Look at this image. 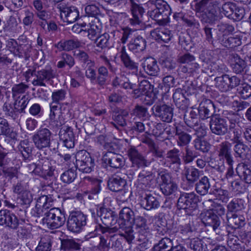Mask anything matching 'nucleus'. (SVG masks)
Returning <instances> with one entry per match:
<instances>
[{
	"mask_svg": "<svg viewBox=\"0 0 251 251\" xmlns=\"http://www.w3.org/2000/svg\"><path fill=\"white\" fill-rule=\"evenodd\" d=\"M209 127L213 134L218 136L226 135V139L234 144L241 140L242 131L228 130V125L226 120L220 117L212 118L209 122Z\"/></svg>",
	"mask_w": 251,
	"mask_h": 251,
	"instance_id": "nucleus-1",
	"label": "nucleus"
},
{
	"mask_svg": "<svg viewBox=\"0 0 251 251\" xmlns=\"http://www.w3.org/2000/svg\"><path fill=\"white\" fill-rule=\"evenodd\" d=\"M149 3L151 4V9L148 12L150 17L160 25H167L171 13L168 3L164 0H150Z\"/></svg>",
	"mask_w": 251,
	"mask_h": 251,
	"instance_id": "nucleus-2",
	"label": "nucleus"
},
{
	"mask_svg": "<svg viewBox=\"0 0 251 251\" xmlns=\"http://www.w3.org/2000/svg\"><path fill=\"white\" fill-rule=\"evenodd\" d=\"M66 221L65 213L60 209L53 208L45 212L42 219L43 225L50 229H56L62 226Z\"/></svg>",
	"mask_w": 251,
	"mask_h": 251,
	"instance_id": "nucleus-3",
	"label": "nucleus"
},
{
	"mask_svg": "<svg viewBox=\"0 0 251 251\" xmlns=\"http://www.w3.org/2000/svg\"><path fill=\"white\" fill-rule=\"evenodd\" d=\"M112 222H111V233L118 231L126 225L130 226L133 222V212L128 207H124L120 212L119 217L118 219L113 215Z\"/></svg>",
	"mask_w": 251,
	"mask_h": 251,
	"instance_id": "nucleus-4",
	"label": "nucleus"
},
{
	"mask_svg": "<svg viewBox=\"0 0 251 251\" xmlns=\"http://www.w3.org/2000/svg\"><path fill=\"white\" fill-rule=\"evenodd\" d=\"M198 198L194 192L181 193L177 200V208L184 210L187 215H192L193 211L198 208Z\"/></svg>",
	"mask_w": 251,
	"mask_h": 251,
	"instance_id": "nucleus-5",
	"label": "nucleus"
},
{
	"mask_svg": "<svg viewBox=\"0 0 251 251\" xmlns=\"http://www.w3.org/2000/svg\"><path fill=\"white\" fill-rule=\"evenodd\" d=\"M87 216L80 211L72 212L67 221V229L71 232L79 233L86 225Z\"/></svg>",
	"mask_w": 251,
	"mask_h": 251,
	"instance_id": "nucleus-6",
	"label": "nucleus"
},
{
	"mask_svg": "<svg viewBox=\"0 0 251 251\" xmlns=\"http://www.w3.org/2000/svg\"><path fill=\"white\" fill-rule=\"evenodd\" d=\"M75 168L85 173H90L95 165L94 159L90 154L85 150L78 151L75 155Z\"/></svg>",
	"mask_w": 251,
	"mask_h": 251,
	"instance_id": "nucleus-7",
	"label": "nucleus"
},
{
	"mask_svg": "<svg viewBox=\"0 0 251 251\" xmlns=\"http://www.w3.org/2000/svg\"><path fill=\"white\" fill-rule=\"evenodd\" d=\"M216 87L220 91L226 92L238 86L241 83V78L236 75L229 76L228 75H223L216 77L215 79Z\"/></svg>",
	"mask_w": 251,
	"mask_h": 251,
	"instance_id": "nucleus-8",
	"label": "nucleus"
},
{
	"mask_svg": "<svg viewBox=\"0 0 251 251\" xmlns=\"http://www.w3.org/2000/svg\"><path fill=\"white\" fill-rule=\"evenodd\" d=\"M52 132L47 128H40L32 136L35 147L40 150L50 146Z\"/></svg>",
	"mask_w": 251,
	"mask_h": 251,
	"instance_id": "nucleus-9",
	"label": "nucleus"
},
{
	"mask_svg": "<svg viewBox=\"0 0 251 251\" xmlns=\"http://www.w3.org/2000/svg\"><path fill=\"white\" fill-rule=\"evenodd\" d=\"M189 248L193 251H207L215 245V240L210 238L198 237L191 239L188 243Z\"/></svg>",
	"mask_w": 251,
	"mask_h": 251,
	"instance_id": "nucleus-10",
	"label": "nucleus"
},
{
	"mask_svg": "<svg viewBox=\"0 0 251 251\" xmlns=\"http://www.w3.org/2000/svg\"><path fill=\"white\" fill-rule=\"evenodd\" d=\"M55 76V73L52 69H43L37 71L35 78L31 81V83L34 86L46 87V83L51 80Z\"/></svg>",
	"mask_w": 251,
	"mask_h": 251,
	"instance_id": "nucleus-11",
	"label": "nucleus"
},
{
	"mask_svg": "<svg viewBox=\"0 0 251 251\" xmlns=\"http://www.w3.org/2000/svg\"><path fill=\"white\" fill-rule=\"evenodd\" d=\"M202 223L206 226L212 227L218 234H220L221 221L219 217L211 210H208L201 214Z\"/></svg>",
	"mask_w": 251,
	"mask_h": 251,
	"instance_id": "nucleus-12",
	"label": "nucleus"
},
{
	"mask_svg": "<svg viewBox=\"0 0 251 251\" xmlns=\"http://www.w3.org/2000/svg\"><path fill=\"white\" fill-rule=\"evenodd\" d=\"M60 17L64 22L73 23L79 18V11L75 6H68L64 3H60L57 5Z\"/></svg>",
	"mask_w": 251,
	"mask_h": 251,
	"instance_id": "nucleus-13",
	"label": "nucleus"
},
{
	"mask_svg": "<svg viewBox=\"0 0 251 251\" xmlns=\"http://www.w3.org/2000/svg\"><path fill=\"white\" fill-rule=\"evenodd\" d=\"M127 155L133 166L139 168L148 167L151 164V162L148 160L135 147L128 149Z\"/></svg>",
	"mask_w": 251,
	"mask_h": 251,
	"instance_id": "nucleus-14",
	"label": "nucleus"
},
{
	"mask_svg": "<svg viewBox=\"0 0 251 251\" xmlns=\"http://www.w3.org/2000/svg\"><path fill=\"white\" fill-rule=\"evenodd\" d=\"M154 116L163 122L170 123L173 117V109L166 104H155L152 107Z\"/></svg>",
	"mask_w": 251,
	"mask_h": 251,
	"instance_id": "nucleus-15",
	"label": "nucleus"
},
{
	"mask_svg": "<svg viewBox=\"0 0 251 251\" xmlns=\"http://www.w3.org/2000/svg\"><path fill=\"white\" fill-rule=\"evenodd\" d=\"M180 151L176 148L168 151L166 154L165 161L168 166L177 172L181 164Z\"/></svg>",
	"mask_w": 251,
	"mask_h": 251,
	"instance_id": "nucleus-16",
	"label": "nucleus"
},
{
	"mask_svg": "<svg viewBox=\"0 0 251 251\" xmlns=\"http://www.w3.org/2000/svg\"><path fill=\"white\" fill-rule=\"evenodd\" d=\"M215 105L213 102L208 99L202 100L199 106L197 112L199 113L200 118L202 120L208 118H215L220 117L219 116H213L215 112Z\"/></svg>",
	"mask_w": 251,
	"mask_h": 251,
	"instance_id": "nucleus-17",
	"label": "nucleus"
},
{
	"mask_svg": "<svg viewBox=\"0 0 251 251\" xmlns=\"http://www.w3.org/2000/svg\"><path fill=\"white\" fill-rule=\"evenodd\" d=\"M132 233V231L129 230V232H126L125 235L119 233L111 235V241L113 242L112 248H114L116 251H123V244L126 242L130 244L134 239Z\"/></svg>",
	"mask_w": 251,
	"mask_h": 251,
	"instance_id": "nucleus-18",
	"label": "nucleus"
},
{
	"mask_svg": "<svg viewBox=\"0 0 251 251\" xmlns=\"http://www.w3.org/2000/svg\"><path fill=\"white\" fill-rule=\"evenodd\" d=\"M18 40L19 44L14 55L27 60L30 56L31 46L25 39L24 38L23 36L20 37Z\"/></svg>",
	"mask_w": 251,
	"mask_h": 251,
	"instance_id": "nucleus-19",
	"label": "nucleus"
},
{
	"mask_svg": "<svg viewBox=\"0 0 251 251\" xmlns=\"http://www.w3.org/2000/svg\"><path fill=\"white\" fill-rule=\"evenodd\" d=\"M130 10L132 18L129 19L130 23L133 25H139L143 22V16L145 13L144 8L134 0H130Z\"/></svg>",
	"mask_w": 251,
	"mask_h": 251,
	"instance_id": "nucleus-20",
	"label": "nucleus"
},
{
	"mask_svg": "<svg viewBox=\"0 0 251 251\" xmlns=\"http://www.w3.org/2000/svg\"><path fill=\"white\" fill-rule=\"evenodd\" d=\"M217 150L219 157L225 159L228 165L233 164L230 143L228 141H225L219 145Z\"/></svg>",
	"mask_w": 251,
	"mask_h": 251,
	"instance_id": "nucleus-21",
	"label": "nucleus"
},
{
	"mask_svg": "<svg viewBox=\"0 0 251 251\" xmlns=\"http://www.w3.org/2000/svg\"><path fill=\"white\" fill-rule=\"evenodd\" d=\"M60 141L63 145L68 149L72 148L75 146V136L73 129L71 127L62 128L59 133Z\"/></svg>",
	"mask_w": 251,
	"mask_h": 251,
	"instance_id": "nucleus-22",
	"label": "nucleus"
},
{
	"mask_svg": "<svg viewBox=\"0 0 251 251\" xmlns=\"http://www.w3.org/2000/svg\"><path fill=\"white\" fill-rule=\"evenodd\" d=\"M101 234L97 237L100 240L98 246V249L101 251H109L110 245V227L100 226Z\"/></svg>",
	"mask_w": 251,
	"mask_h": 251,
	"instance_id": "nucleus-23",
	"label": "nucleus"
},
{
	"mask_svg": "<svg viewBox=\"0 0 251 251\" xmlns=\"http://www.w3.org/2000/svg\"><path fill=\"white\" fill-rule=\"evenodd\" d=\"M200 59L202 62V71L205 73L209 74V69L212 68L216 58L215 57L211 51H202L200 55Z\"/></svg>",
	"mask_w": 251,
	"mask_h": 251,
	"instance_id": "nucleus-24",
	"label": "nucleus"
},
{
	"mask_svg": "<svg viewBox=\"0 0 251 251\" xmlns=\"http://www.w3.org/2000/svg\"><path fill=\"white\" fill-rule=\"evenodd\" d=\"M251 164L249 162H241L236 167V172L241 180L246 183H251Z\"/></svg>",
	"mask_w": 251,
	"mask_h": 251,
	"instance_id": "nucleus-25",
	"label": "nucleus"
},
{
	"mask_svg": "<svg viewBox=\"0 0 251 251\" xmlns=\"http://www.w3.org/2000/svg\"><path fill=\"white\" fill-rule=\"evenodd\" d=\"M128 115V113L125 110H123L119 108H114L113 110V123L111 122V124L118 129L117 126H124L126 125L125 118Z\"/></svg>",
	"mask_w": 251,
	"mask_h": 251,
	"instance_id": "nucleus-26",
	"label": "nucleus"
},
{
	"mask_svg": "<svg viewBox=\"0 0 251 251\" xmlns=\"http://www.w3.org/2000/svg\"><path fill=\"white\" fill-rule=\"evenodd\" d=\"M175 133L177 136V144L179 147L188 146L192 139L191 135L184 131L180 126L175 127Z\"/></svg>",
	"mask_w": 251,
	"mask_h": 251,
	"instance_id": "nucleus-27",
	"label": "nucleus"
},
{
	"mask_svg": "<svg viewBox=\"0 0 251 251\" xmlns=\"http://www.w3.org/2000/svg\"><path fill=\"white\" fill-rule=\"evenodd\" d=\"M142 66L145 72L150 75H157L160 70L156 60L151 57L147 58Z\"/></svg>",
	"mask_w": 251,
	"mask_h": 251,
	"instance_id": "nucleus-28",
	"label": "nucleus"
},
{
	"mask_svg": "<svg viewBox=\"0 0 251 251\" xmlns=\"http://www.w3.org/2000/svg\"><path fill=\"white\" fill-rule=\"evenodd\" d=\"M146 44L145 39L141 36H138L130 40L128 46L131 51L136 53L143 51L146 49Z\"/></svg>",
	"mask_w": 251,
	"mask_h": 251,
	"instance_id": "nucleus-29",
	"label": "nucleus"
},
{
	"mask_svg": "<svg viewBox=\"0 0 251 251\" xmlns=\"http://www.w3.org/2000/svg\"><path fill=\"white\" fill-rule=\"evenodd\" d=\"M150 35L155 40L165 43L170 41L172 37L171 31L165 28H155L151 31Z\"/></svg>",
	"mask_w": 251,
	"mask_h": 251,
	"instance_id": "nucleus-30",
	"label": "nucleus"
},
{
	"mask_svg": "<svg viewBox=\"0 0 251 251\" xmlns=\"http://www.w3.org/2000/svg\"><path fill=\"white\" fill-rule=\"evenodd\" d=\"M91 22L87 25L86 30L88 33V36L89 39L93 40L94 38L97 37L100 32L101 29V24L98 17H95L90 20Z\"/></svg>",
	"mask_w": 251,
	"mask_h": 251,
	"instance_id": "nucleus-31",
	"label": "nucleus"
},
{
	"mask_svg": "<svg viewBox=\"0 0 251 251\" xmlns=\"http://www.w3.org/2000/svg\"><path fill=\"white\" fill-rule=\"evenodd\" d=\"M230 58L232 62L231 66L233 72L237 74L241 73L247 66L245 60L236 53L230 54Z\"/></svg>",
	"mask_w": 251,
	"mask_h": 251,
	"instance_id": "nucleus-32",
	"label": "nucleus"
},
{
	"mask_svg": "<svg viewBox=\"0 0 251 251\" xmlns=\"http://www.w3.org/2000/svg\"><path fill=\"white\" fill-rule=\"evenodd\" d=\"M174 101L176 107L185 110L188 106V100L184 96L181 89H176L173 96Z\"/></svg>",
	"mask_w": 251,
	"mask_h": 251,
	"instance_id": "nucleus-33",
	"label": "nucleus"
},
{
	"mask_svg": "<svg viewBox=\"0 0 251 251\" xmlns=\"http://www.w3.org/2000/svg\"><path fill=\"white\" fill-rule=\"evenodd\" d=\"M184 170L185 176L188 183L193 184L199 180L201 176V171L194 166L185 167Z\"/></svg>",
	"mask_w": 251,
	"mask_h": 251,
	"instance_id": "nucleus-34",
	"label": "nucleus"
},
{
	"mask_svg": "<svg viewBox=\"0 0 251 251\" xmlns=\"http://www.w3.org/2000/svg\"><path fill=\"white\" fill-rule=\"evenodd\" d=\"M133 223L138 228V232L143 237H147L150 235V229L147 224V220L143 217L134 218Z\"/></svg>",
	"mask_w": 251,
	"mask_h": 251,
	"instance_id": "nucleus-35",
	"label": "nucleus"
},
{
	"mask_svg": "<svg viewBox=\"0 0 251 251\" xmlns=\"http://www.w3.org/2000/svg\"><path fill=\"white\" fill-rule=\"evenodd\" d=\"M211 187L209 179L206 176L201 178L195 184V190L200 195L204 196L207 194Z\"/></svg>",
	"mask_w": 251,
	"mask_h": 251,
	"instance_id": "nucleus-36",
	"label": "nucleus"
},
{
	"mask_svg": "<svg viewBox=\"0 0 251 251\" xmlns=\"http://www.w3.org/2000/svg\"><path fill=\"white\" fill-rule=\"evenodd\" d=\"M80 42L77 40L70 39L66 41H60L55 47L60 50L70 51L74 49L79 48Z\"/></svg>",
	"mask_w": 251,
	"mask_h": 251,
	"instance_id": "nucleus-37",
	"label": "nucleus"
},
{
	"mask_svg": "<svg viewBox=\"0 0 251 251\" xmlns=\"http://www.w3.org/2000/svg\"><path fill=\"white\" fill-rule=\"evenodd\" d=\"M81 245L74 239L66 238L61 240V250L69 251L79 250Z\"/></svg>",
	"mask_w": 251,
	"mask_h": 251,
	"instance_id": "nucleus-38",
	"label": "nucleus"
},
{
	"mask_svg": "<svg viewBox=\"0 0 251 251\" xmlns=\"http://www.w3.org/2000/svg\"><path fill=\"white\" fill-rule=\"evenodd\" d=\"M153 92V86L147 80H143L140 82L137 89H134L133 94L136 97H139L140 95L149 94Z\"/></svg>",
	"mask_w": 251,
	"mask_h": 251,
	"instance_id": "nucleus-39",
	"label": "nucleus"
},
{
	"mask_svg": "<svg viewBox=\"0 0 251 251\" xmlns=\"http://www.w3.org/2000/svg\"><path fill=\"white\" fill-rule=\"evenodd\" d=\"M142 205L146 210H151L158 208L160 206V203L157 198L151 194H148L142 201Z\"/></svg>",
	"mask_w": 251,
	"mask_h": 251,
	"instance_id": "nucleus-40",
	"label": "nucleus"
},
{
	"mask_svg": "<svg viewBox=\"0 0 251 251\" xmlns=\"http://www.w3.org/2000/svg\"><path fill=\"white\" fill-rule=\"evenodd\" d=\"M219 42L225 47L233 48L239 46L241 44V39L236 36L225 37L219 38Z\"/></svg>",
	"mask_w": 251,
	"mask_h": 251,
	"instance_id": "nucleus-41",
	"label": "nucleus"
},
{
	"mask_svg": "<svg viewBox=\"0 0 251 251\" xmlns=\"http://www.w3.org/2000/svg\"><path fill=\"white\" fill-rule=\"evenodd\" d=\"M119 57L121 58L126 68L131 70H137L138 66L137 64L130 59L129 55L126 51L125 47L121 48Z\"/></svg>",
	"mask_w": 251,
	"mask_h": 251,
	"instance_id": "nucleus-42",
	"label": "nucleus"
},
{
	"mask_svg": "<svg viewBox=\"0 0 251 251\" xmlns=\"http://www.w3.org/2000/svg\"><path fill=\"white\" fill-rule=\"evenodd\" d=\"M227 223L232 228H237L244 226L245 223V218L241 215L232 214L231 216L228 214L226 215Z\"/></svg>",
	"mask_w": 251,
	"mask_h": 251,
	"instance_id": "nucleus-43",
	"label": "nucleus"
},
{
	"mask_svg": "<svg viewBox=\"0 0 251 251\" xmlns=\"http://www.w3.org/2000/svg\"><path fill=\"white\" fill-rule=\"evenodd\" d=\"M219 3L210 2L208 7V17L211 18V21L221 20L223 18L221 8L218 6Z\"/></svg>",
	"mask_w": 251,
	"mask_h": 251,
	"instance_id": "nucleus-44",
	"label": "nucleus"
},
{
	"mask_svg": "<svg viewBox=\"0 0 251 251\" xmlns=\"http://www.w3.org/2000/svg\"><path fill=\"white\" fill-rule=\"evenodd\" d=\"M197 109H192L189 113L185 114L184 120L185 124L190 127H195L198 126L199 119Z\"/></svg>",
	"mask_w": 251,
	"mask_h": 251,
	"instance_id": "nucleus-45",
	"label": "nucleus"
},
{
	"mask_svg": "<svg viewBox=\"0 0 251 251\" xmlns=\"http://www.w3.org/2000/svg\"><path fill=\"white\" fill-rule=\"evenodd\" d=\"M18 148L25 159H27L31 154L32 147L29 141L27 139L21 141Z\"/></svg>",
	"mask_w": 251,
	"mask_h": 251,
	"instance_id": "nucleus-46",
	"label": "nucleus"
},
{
	"mask_svg": "<svg viewBox=\"0 0 251 251\" xmlns=\"http://www.w3.org/2000/svg\"><path fill=\"white\" fill-rule=\"evenodd\" d=\"M174 247L173 246L172 240L169 238H163L158 243L154 245V251H170Z\"/></svg>",
	"mask_w": 251,
	"mask_h": 251,
	"instance_id": "nucleus-47",
	"label": "nucleus"
},
{
	"mask_svg": "<svg viewBox=\"0 0 251 251\" xmlns=\"http://www.w3.org/2000/svg\"><path fill=\"white\" fill-rule=\"evenodd\" d=\"M61 59V60L58 61L57 64V67L58 68H64L66 65H67L69 68H71L75 64L74 57L68 53H62Z\"/></svg>",
	"mask_w": 251,
	"mask_h": 251,
	"instance_id": "nucleus-48",
	"label": "nucleus"
},
{
	"mask_svg": "<svg viewBox=\"0 0 251 251\" xmlns=\"http://www.w3.org/2000/svg\"><path fill=\"white\" fill-rule=\"evenodd\" d=\"M111 191L118 192L123 190L126 182L121 177L114 175L111 178Z\"/></svg>",
	"mask_w": 251,
	"mask_h": 251,
	"instance_id": "nucleus-49",
	"label": "nucleus"
},
{
	"mask_svg": "<svg viewBox=\"0 0 251 251\" xmlns=\"http://www.w3.org/2000/svg\"><path fill=\"white\" fill-rule=\"evenodd\" d=\"M217 40L223 36L226 37L229 34L232 33L234 31V27L227 24H221L217 26Z\"/></svg>",
	"mask_w": 251,
	"mask_h": 251,
	"instance_id": "nucleus-50",
	"label": "nucleus"
},
{
	"mask_svg": "<svg viewBox=\"0 0 251 251\" xmlns=\"http://www.w3.org/2000/svg\"><path fill=\"white\" fill-rule=\"evenodd\" d=\"M52 242L49 236L41 238L35 251H50L51 250Z\"/></svg>",
	"mask_w": 251,
	"mask_h": 251,
	"instance_id": "nucleus-51",
	"label": "nucleus"
},
{
	"mask_svg": "<svg viewBox=\"0 0 251 251\" xmlns=\"http://www.w3.org/2000/svg\"><path fill=\"white\" fill-rule=\"evenodd\" d=\"M76 170L72 168L64 172L61 176V180L68 184L73 182L77 176Z\"/></svg>",
	"mask_w": 251,
	"mask_h": 251,
	"instance_id": "nucleus-52",
	"label": "nucleus"
},
{
	"mask_svg": "<svg viewBox=\"0 0 251 251\" xmlns=\"http://www.w3.org/2000/svg\"><path fill=\"white\" fill-rule=\"evenodd\" d=\"M240 241L237 236L232 234L228 235L227 243L228 246L233 251H242Z\"/></svg>",
	"mask_w": 251,
	"mask_h": 251,
	"instance_id": "nucleus-53",
	"label": "nucleus"
},
{
	"mask_svg": "<svg viewBox=\"0 0 251 251\" xmlns=\"http://www.w3.org/2000/svg\"><path fill=\"white\" fill-rule=\"evenodd\" d=\"M194 146L195 149L203 153L207 152L210 148L209 143L204 140H201L198 137L194 141Z\"/></svg>",
	"mask_w": 251,
	"mask_h": 251,
	"instance_id": "nucleus-54",
	"label": "nucleus"
},
{
	"mask_svg": "<svg viewBox=\"0 0 251 251\" xmlns=\"http://www.w3.org/2000/svg\"><path fill=\"white\" fill-rule=\"evenodd\" d=\"M75 55L79 61L86 65V67L94 66V62L89 59L88 55L85 51L77 50L75 51Z\"/></svg>",
	"mask_w": 251,
	"mask_h": 251,
	"instance_id": "nucleus-55",
	"label": "nucleus"
},
{
	"mask_svg": "<svg viewBox=\"0 0 251 251\" xmlns=\"http://www.w3.org/2000/svg\"><path fill=\"white\" fill-rule=\"evenodd\" d=\"M3 175L5 177L12 179L18 177V169L17 167H6V166L0 169V176Z\"/></svg>",
	"mask_w": 251,
	"mask_h": 251,
	"instance_id": "nucleus-56",
	"label": "nucleus"
},
{
	"mask_svg": "<svg viewBox=\"0 0 251 251\" xmlns=\"http://www.w3.org/2000/svg\"><path fill=\"white\" fill-rule=\"evenodd\" d=\"M112 147L111 146V148ZM124 157L120 154L115 153L112 151L111 149V167L120 168L124 164Z\"/></svg>",
	"mask_w": 251,
	"mask_h": 251,
	"instance_id": "nucleus-57",
	"label": "nucleus"
},
{
	"mask_svg": "<svg viewBox=\"0 0 251 251\" xmlns=\"http://www.w3.org/2000/svg\"><path fill=\"white\" fill-rule=\"evenodd\" d=\"M235 4L233 2H225L223 4L221 7L222 14H223V16L225 15L226 17L230 19L231 18H233L232 15L234 12V9H235Z\"/></svg>",
	"mask_w": 251,
	"mask_h": 251,
	"instance_id": "nucleus-58",
	"label": "nucleus"
},
{
	"mask_svg": "<svg viewBox=\"0 0 251 251\" xmlns=\"http://www.w3.org/2000/svg\"><path fill=\"white\" fill-rule=\"evenodd\" d=\"M98 215L100 217L101 220L102 222L103 226L104 227H109L110 225V213L108 209L104 207H100Z\"/></svg>",
	"mask_w": 251,
	"mask_h": 251,
	"instance_id": "nucleus-59",
	"label": "nucleus"
},
{
	"mask_svg": "<svg viewBox=\"0 0 251 251\" xmlns=\"http://www.w3.org/2000/svg\"><path fill=\"white\" fill-rule=\"evenodd\" d=\"M85 181L91 182L92 185V193L93 194H97L100 191V183L102 180L97 178H92L90 176H86L84 177Z\"/></svg>",
	"mask_w": 251,
	"mask_h": 251,
	"instance_id": "nucleus-60",
	"label": "nucleus"
},
{
	"mask_svg": "<svg viewBox=\"0 0 251 251\" xmlns=\"http://www.w3.org/2000/svg\"><path fill=\"white\" fill-rule=\"evenodd\" d=\"M234 144L233 150L235 152V156L236 157H243L246 153V150L248 148L247 146L243 144L241 140Z\"/></svg>",
	"mask_w": 251,
	"mask_h": 251,
	"instance_id": "nucleus-61",
	"label": "nucleus"
},
{
	"mask_svg": "<svg viewBox=\"0 0 251 251\" xmlns=\"http://www.w3.org/2000/svg\"><path fill=\"white\" fill-rule=\"evenodd\" d=\"M244 204L240 199H234L227 205V209L230 212H236L244 208Z\"/></svg>",
	"mask_w": 251,
	"mask_h": 251,
	"instance_id": "nucleus-62",
	"label": "nucleus"
},
{
	"mask_svg": "<svg viewBox=\"0 0 251 251\" xmlns=\"http://www.w3.org/2000/svg\"><path fill=\"white\" fill-rule=\"evenodd\" d=\"M162 193L166 196H170L174 194L177 190V185L175 182L169 184L160 186Z\"/></svg>",
	"mask_w": 251,
	"mask_h": 251,
	"instance_id": "nucleus-63",
	"label": "nucleus"
},
{
	"mask_svg": "<svg viewBox=\"0 0 251 251\" xmlns=\"http://www.w3.org/2000/svg\"><path fill=\"white\" fill-rule=\"evenodd\" d=\"M238 93L244 99H246L251 96V86L247 83H243L237 89Z\"/></svg>",
	"mask_w": 251,
	"mask_h": 251,
	"instance_id": "nucleus-64",
	"label": "nucleus"
}]
</instances>
